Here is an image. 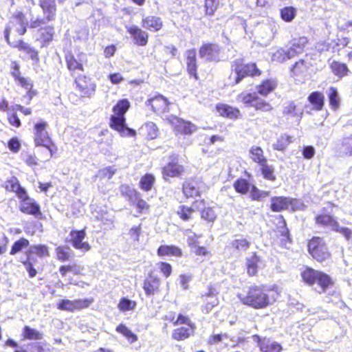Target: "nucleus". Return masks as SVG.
<instances>
[{"label":"nucleus","mask_w":352,"mask_h":352,"mask_svg":"<svg viewBox=\"0 0 352 352\" xmlns=\"http://www.w3.org/2000/svg\"><path fill=\"white\" fill-rule=\"evenodd\" d=\"M276 291V287H267L264 285H252L247 288L244 294H239L241 302L254 309H264L273 305L276 299L270 293Z\"/></svg>","instance_id":"nucleus-1"},{"label":"nucleus","mask_w":352,"mask_h":352,"mask_svg":"<svg viewBox=\"0 0 352 352\" xmlns=\"http://www.w3.org/2000/svg\"><path fill=\"white\" fill-rule=\"evenodd\" d=\"M300 276L302 281L308 286H313L317 283L320 288L319 293H324L334 285V281L329 274L309 266H305L302 268Z\"/></svg>","instance_id":"nucleus-2"},{"label":"nucleus","mask_w":352,"mask_h":352,"mask_svg":"<svg viewBox=\"0 0 352 352\" xmlns=\"http://www.w3.org/2000/svg\"><path fill=\"white\" fill-rule=\"evenodd\" d=\"M28 22L26 14L22 11L15 12L6 24L3 35L6 43L9 45L16 41L13 39L12 34L23 36L28 31Z\"/></svg>","instance_id":"nucleus-3"},{"label":"nucleus","mask_w":352,"mask_h":352,"mask_svg":"<svg viewBox=\"0 0 352 352\" xmlns=\"http://www.w3.org/2000/svg\"><path fill=\"white\" fill-rule=\"evenodd\" d=\"M307 250L311 258L315 261L322 263L332 257V254L325 239L320 236H313L307 240Z\"/></svg>","instance_id":"nucleus-4"},{"label":"nucleus","mask_w":352,"mask_h":352,"mask_svg":"<svg viewBox=\"0 0 352 352\" xmlns=\"http://www.w3.org/2000/svg\"><path fill=\"white\" fill-rule=\"evenodd\" d=\"M48 123L40 120L34 124V142L36 146H43L50 153V157L58 151L56 144L52 140L47 132Z\"/></svg>","instance_id":"nucleus-5"},{"label":"nucleus","mask_w":352,"mask_h":352,"mask_svg":"<svg viewBox=\"0 0 352 352\" xmlns=\"http://www.w3.org/2000/svg\"><path fill=\"white\" fill-rule=\"evenodd\" d=\"M232 71L236 74L234 84L239 83L246 77H255L261 75L262 72L254 62L245 63L243 59H236L232 64Z\"/></svg>","instance_id":"nucleus-6"},{"label":"nucleus","mask_w":352,"mask_h":352,"mask_svg":"<svg viewBox=\"0 0 352 352\" xmlns=\"http://www.w3.org/2000/svg\"><path fill=\"white\" fill-rule=\"evenodd\" d=\"M38 6L42 10L43 16L37 17L30 23L31 28H37L42 25L53 21L56 17V0H38Z\"/></svg>","instance_id":"nucleus-7"},{"label":"nucleus","mask_w":352,"mask_h":352,"mask_svg":"<svg viewBox=\"0 0 352 352\" xmlns=\"http://www.w3.org/2000/svg\"><path fill=\"white\" fill-rule=\"evenodd\" d=\"M168 122L170 124L176 136L186 137L191 135L197 130V126L190 121L175 116H171L168 118Z\"/></svg>","instance_id":"nucleus-8"},{"label":"nucleus","mask_w":352,"mask_h":352,"mask_svg":"<svg viewBox=\"0 0 352 352\" xmlns=\"http://www.w3.org/2000/svg\"><path fill=\"white\" fill-rule=\"evenodd\" d=\"M74 85L78 91L80 98H91L96 90V84L87 75L82 74L74 78Z\"/></svg>","instance_id":"nucleus-9"},{"label":"nucleus","mask_w":352,"mask_h":352,"mask_svg":"<svg viewBox=\"0 0 352 352\" xmlns=\"http://www.w3.org/2000/svg\"><path fill=\"white\" fill-rule=\"evenodd\" d=\"M19 199V211L27 215H32L36 217H41L42 212L40 204L33 198L30 197L27 190L22 194Z\"/></svg>","instance_id":"nucleus-10"},{"label":"nucleus","mask_w":352,"mask_h":352,"mask_svg":"<svg viewBox=\"0 0 352 352\" xmlns=\"http://www.w3.org/2000/svg\"><path fill=\"white\" fill-rule=\"evenodd\" d=\"M170 104V102L168 98L160 94H156L145 102V106L156 115H162L168 112Z\"/></svg>","instance_id":"nucleus-11"},{"label":"nucleus","mask_w":352,"mask_h":352,"mask_svg":"<svg viewBox=\"0 0 352 352\" xmlns=\"http://www.w3.org/2000/svg\"><path fill=\"white\" fill-rule=\"evenodd\" d=\"M109 127L117 131L121 137H135L136 131L127 126L125 116L111 115L109 118Z\"/></svg>","instance_id":"nucleus-12"},{"label":"nucleus","mask_w":352,"mask_h":352,"mask_svg":"<svg viewBox=\"0 0 352 352\" xmlns=\"http://www.w3.org/2000/svg\"><path fill=\"white\" fill-rule=\"evenodd\" d=\"M204 182L197 177L186 179L182 184V192L185 198L193 199L201 195Z\"/></svg>","instance_id":"nucleus-13"},{"label":"nucleus","mask_w":352,"mask_h":352,"mask_svg":"<svg viewBox=\"0 0 352 352\" xmlns=\"http://www.w3.org/2000/svg\"><path fill=\"white\" fill-rule=\"evenodd\" d=\"M69 236V242L74 249L82 252H89L91 249L89 242L85 241L87 236L86 228L81 230H72Z\"/></svg>","instance_id":"nucleus-14"},{"label":"nucleus","mask_w":352,"mask_h":352,"mask_svg":"<svg viewBox=\"0 0 352 352\" xmlns=\"http://www.w3.org/2000/svg\"><path fill=\"white\" fill-rule=\"evenodd\" d=\"M142 289L146 296H153L161 292L160 278L150 271L142 282Z\"/></svg>","instance_id":"nucleus-15"},{"label":"nucleus","mask_w":352,"mask_h":352,"mask_svg":"<svg viewBox=\"0 0 352 352\" xmlns=\"http://www.w3.org/2000/svg\"><path fill=\"white\" fill-rule=\"evenodd\" d=\"M298 201L296 198L285 196H274L270 199V210L274 212H280L289 208L294 209Z\"/></svg>","instance_id":"nucleus-16"},{"label":"nucleus","mask_w":352,"mask_h":352,"mask_svg":"<svg viewBox=\"0 0 352 352\" xmlns=\"http://www.w3.org/2000/svg\"><path fill=\"white\" fill-rule=\"evenodd\" d=\"M214 110L217 115L223 118L236 120L241 118L240 109L227 103H217L215 105Z\"/></svg>","instance_id":"nucleus-17"},{"label":"nucleus","mask_w":352,"mask_h":352,"mask_svg":"<svg viewBox=\"0 0 352 352\" xmlns=\"http://www.w3.org/2000/svg\"><path fill=\"white\" fill-rule=\"evenodd\" d=\"M278 226L276 227V238L279 241L280 245L285 247L287 244L292 243L289 230L287 226V222L284 217L279 214L275 217Z\"/></svg>","instance_id":"nucleus-18"},{"label":"nucleus","mask_w":352,"mask_h":352,"mask_svg":"<svg viewBox=\"0 0 352 352\" xmlns=\"http://www.w3.org/2000/svg\"><path fill=\"white\" fill-rule=\"evenodd\" d=\"M126 32L135 45L144 47L148 43V32L142 30L139 26L132 25L126 27Z\"/></svg>","instance_id":"nucleus-19"},{"label":"nucleus","mask_w":352,"mask_h":352,"mask_svg":"<svg viewBox=\"0 0 352 352\" xmlns=\"http://www.w3.org/2000/svg\"><path fill=\"white\" fill-rule=\"evenodd\" d=\"M64 58L66 67L72 77H74L76 72H83L85 67L82 60L75 56L72 51H67L65 53Z\"/></svg>","instance_id":"nucleus-20"},{"label":"nucleus","mask_w":352,"mask_h":352,"mask_svg":"<svg viewBox=\"0 0 352 352\" xmlns=\"http://www.w3.org/2000/svg\"><path fill=\"white\" fill-rule=\"evenodd\" d=\"M14 82L17 86L25 91L23 98L27 99L26 104H30L33 98L38 95V91L34 88V81L29 77L22 76Z\"/></svg>","instance_id":"nucleus-21"},{"label":"nucleus","mask_w":352,"mask_h":352,"mask_svg":"<svg viewBox=\"0 0 352 352\" xmlns=\"http://www.w3.org/2000/svg\"><path fill=\"white\" fill-rule=\"evenodd\" d=\"M185 171L183 165L177 162H169L162 168V175L164 180L170 178L181 177Z\"/></svg>","instance_id":"nucleus-22"},{"label":"nucleus","mask_w":352,"mask_h":352,"mask_svg":"<svg viewBox=\"0 0 352 352\" xmlns=\"http://www.w3.org/2000/svg\"><path fill=\"white\" fill-rule=\"evenodd\" d=\"M219 52L220 47L214 43H204L199 49L200 58H206L208 61L217 60Z\"/></svg>","instance_id":"nucleus-23"},{"label":"nucleus","mask_w":352,"mask_h":352,"mask_svg":"<svg viewBox=\"0 0 352 352\" xmlns=\"http://www.w3.org/2000/svg\"><path fill=\"white\" fill-rule=\"evenodd\" d=\"M205 199H197L193 202L192 205L194 207L181 205L179 206L176 213L181 220L183 221H188L193 219L194 214L196 211V209H198V206L199 205L205 206Z\"/></svg>","instance_id":"nucleus-24"},{"label":"nucleus","mask_w":352,"mask_h":352,"mask_svg":"<svg viewBox=\"0 0 352 352\" xmlns=\"http://www.w3.org/2000/svg\"><path fill=\"white\" fill-rule=\"evenodd\" d=\"M186 71L190 77L195 80H199L197 69V54L195 49L188 50L186 52Z\"/></svg>","instance_id":"nucleus-25"},{"label":"nucleus","mask_w":352,"mask_h":352,"mask_svg":"<svg viewBox=\"0 0 352 352\" xmlns=\"http://www.w3.org/2000/svg\"><path fill=\"white\" fill-rule=\"evenodd\" d=\"M141 25L147 31L157 32L163 28L164 22L162 18L158 16L148 15L142 17Z\"/></svg>","instance_id":"nucleus-26"},{"label":"nucleus","mask_w":352,"mask_h":352,"mask_svg":"<svg viewBox=\"0 0 352 352\" xmlns=\"http://www.w3.org/2000/svg\"><path fill=\"white\" fill-rule=\"evenodd\" d=\"M10 47L16 48L23 52L29 58L34 62L39 61L38 52L34 47L29 45L23 39H19L15 43L9 45Z\"/></svg>","instance_id":"nucleus-27"},{"label":"nucleus","mask_w":352,"mask_h":352,"mask_svg":"<svg viewBox=\"0 0 352 352\" xmlns=\"http://www.w3.org/2000/svg\"><path fill=\"white\" fill-rule=\"evenodd\" d=\"M322 213L317 214L314 217L315 223L320 227H330L333 230L334 228L338 226V221L333 215L326 213L327 208H322Z\"/></svg>","instance_id":"nucleus-28"},{"label":"nucleus","mask_w":352,"mask_h":352,"mask_svg":"<svg viewBox=\"0 0 352 352\" xmlns=\"http://www.w3.org/2000/svg\"><path fill=\"white\" fill-rule=\"evenodd\" d=\"M54 35V26L53 25H47L45 27H41L38 30V36L36 40L40 42L41 47H45L53 41Z\"/></svg>","instance_id":"nucleus-29"},{"label":"nucleus","mask_w":352,"mask_h":352,"mask_svg":"<svg viewBox=\"0 0 352 352\" xmlns=\"http://www.w3.org/2000/svg\"><path fill=\"white\" fill-rule=\"evenodd\" d=\"M165 319L173 326L184 324L186 327H190L191 329H195V324L191 321L189 316L182 314H179L176 317L175 313L170 311L166 316Z\"/></svg>","instance_id":"nucleus-30"},{"label":"nucleus","mask_w":352,"mask_h":352,"mask_svg":"<svg viewBox=\"0 0 352 352\" xmlns=\"http://www.w3.org/2000/svg\"><path fill=\"white\" fill-rule=\"evenodd\" d=\"M3 187L7 192H14L17 198L26 191V190L21 186L19 180L15 176L7 179L3 184Z\"/></svg>","instance_id":"nucleus-31"},{"label":"nucleus","mask_w":352,"mask_h":352,"mask_svg":"<svg viewBox=\"0 0 352 352\" xmlns=\"http://www.w3.org/2000/svg\"><path fill=\"white\" fill-rule=\"evenodd\" d=\"M157 254L159 257L174 256L180 258L183 253L180 248L175 245H161L157 250Z\"/></svg>","instance_id":"nucleus-32"},{"label":"nucleus","mask_w":352,"mask_h":352,"mask_svg":"<svg viewBox=\"0 0 352 352\" xmlns=\"http://www.w3.org/2000/svg\"><path fill=\"white\" fill-rule=\"evenodd\" d=\"M261 261V257L255 252L246 258L245 266L248 276H255L257 275Z\"/></svg>","instance_id":"nucleus-33"},{"label":"nucleus","mask_w":352,"mask_h":352,"mask_svg":"<svg viewBox=\"0 0 352 352\" xmlns=\"http://www.w3.org/2000/svg\"><path fill=\"white\" fill-rule=\"evenodd\" d=\"M307 43L308 39L304 36L294 40L291 47L286 51V56L290 58L302 53Z\"/></svg>","instance_id":"nucleus-34"},{"label":"nucleus","mask_w":352,"mask_h":352,"mask_svg":"<svg viewBox=\"0 0 352 352\" xmlns=\"http://www.w3.org/2000/svg\"><path fill=\"white\" fill-rule=\"evenodd\" d=\"M258 346L261 352H281L283 347L276 342H272L269 338H258Z\"/></svg>","instance_id":"nucleus-35"},{"label":"nucleus","mask_w":352,"mask_h":352,"mask_svg":"<svg viewBox=\"0 0 352 352\" xmlns=\"http://www.w3.org/2000/svg\"><path fill=\"white\" fill-rule=\"evenodd\" d=\"M307 100L311 104L314 111H320L324 107V96L320 91H316L310 93L307 97Z\"/></svg>","instance_id":"nucleus-36"},{"label":"nucleus","mask_w":352,"mask_h":352,"mask_svg":"<svg viewBox=\"0 0 352 352\" xmlns=\"http://www.w3.org/2000/svg\"><path fill=\"white\" fill-rule=\"evenodd\" d=\"M140 133L145 140H152L159 136L160 132L155 123L147 122L140 128Z\"/></svg>","instance_id":"nucleus-37"},{"label":"nucleus","mask_w":352,"mask_h":352,"mask_svg":"<svg viewBox=\"0 0 352 352\" xmlns=\"http://www.w3.org/2000/svg\"><path fill=\"white\" fill-rule=\"evenodd\" d=\"M83 268L76 263H69L60 265L58 272L62 278H65L69 274L74 276H82Z\"/></svg>","instance_id":"nucleus-38"},{"label":"nucleus","mask_w":352,"mask_h":352,"mask_svg":"<svg viewBox=\"0 0 352 352\" xmlns=\"http://www.w3.org/2000/svg\"><path fill=\"white\" fill-rule=\"evenodd\" d=\"M276 82L274 80L268 78L265 79L258 84L256 89L257 93L262 96H267L272 93L276 87Z\"/></svg>","instance_id":"nucleus-39"},{"label":"nucleus","mask_w":352,"mask_h":352,"mask_svg":"<svg viewBox=\"0 0 352 352\" xmlns=\"http://www.w3.org/2000/svg\"><path fill=\"white\" fill-rule=\"evenodd\" d=\"M195 329H191L190 327H179L173 329L171 337L174 340L183 341L190 337L193 334Z\"/></svg>","instance_id":"nucleus-40"},{"label":"nucleus","mask_w":352,"mask_h":352,"mask_svg":"<svg viewBox=\"0 0 352 352\" xmlns=\"http://www.w3.org/2000/svg\"><path fill=\"white\" fill-rule=\"evenodd\" d=\"M249 157L254 163L260 165L267 160L264 151L261 146H252L249 150Z\"/></svg>","instance_id":"nucleus-41"},{"label":"nucleus","mask_w":352,"mask_h":352,"mask_svg":"<svg viewBox=\"0 0 352 352\" xmlns=\"http://www.w3.org/2000/svg\"><path fill=\"white\" fill-rule=\"evenodd\" d=\"M260 166V172L263 179L274 182L276 180L274 167L267 163L266 160L264 163L258 165Z\"/></svg>","instance_id":"nucleus-42"},{"label":"nucleus","mask_w":352,"mask_h":352,"mask_svg":"<svg viewBox=\"0 0 352 352\" xmlns=\"http://www.w3.org/2000/svg\"><path fill=\"white\" fill-rule=\"evenodd\" d=\"M329 67L333 74L339 78L347 76L349 72V69L345 63L338 60H333Z\"/></svg>","instance_id":"nucleus-43"},{"label":"nucleus","mask_w":352,"mask_h":352,"mask_svg":"<svg viewBox=\"0 0 352 352\" xmlns=\"http://www.w3.org/2000/svg\"><path fill=\"white\" fill-rule=\"evenodd\" d=\"M130 107V102L127 98L120 99L112 108L113 115L125 116Z\"/></svg>","instance_id":"nucleus-44"},{"label":"nucleus","mask_w":352,"mask_h":352,"mask_svg":"<svg viewBox=\"0 0 352 352\" xmlns=\"http://www.w3.org/2000/svg\"><path fill=\"white\" fill-rule=\"evenodd\" d=\"M155 182V178L151 173H146L142 175L139 182V187L144 192L150 191Z\"/></svg>","instance_id":"nucleus-45"},{"label":"nucleus","mask_w":352,"mask_h":352,"mask_svg":"<svg viewBox=\"0 0 352 352\" xmlns=\"http://www.w3.org/2000/svg\"><path fill=\"white\" fill-rule=\"evenodd\" d=\"M119 189L121 195L126 198L130 203L133 201L135 198L138 197V195L140 194L138 191L132 188L127 184H121Z\"/></svg>","instance_id":"nucleus-46"},{"label":"nucleus","mask_w":352,"mask_h":352,"mask_svg":"<svg viewBox=\"0 0 352 352\" xmlns=\"http://www.w3.org/2000/svg\"><path fill=\"white\" fill-rule=\"evenodd\" d=\"M30 246V241L28 239L21 237L15 241L10 250V254L12 256L16 255L21 252L24 249Z\"/></svg>","instance_id":"nucleus-47"},{"label":"nucleus","mask_w":352,"mask_h":352,"mask_svg":"<svg viewBox=\"0 0 352 352\" xmlns=\"http://www.w3.org/2000/svg\"><path fill=\"white\" fill-rule=\"evenodd\" d=\"M250 245V242L245 238L235 239L230 243V248L234 252L246 251Z\"/></svg>","instance_id":"nucleus-48"},{"label":"nucleus","mask_w":352,"mask_h":352,"mask_svg":"<svg viewBox=\"0 0 352 352\" xmlns=\"http://www.w3.org/2000/svg\"><path fill=\"white\" fill-rule=\"evenodd\" d=\"M200 298L202 302V305L201 306V310L202 313L204 314H208L213 309V308H214L219 304V298Z\"/></svg>","instance_id":"nucleus-49"},{"label":"nucleus","mask_w":352,"mask_h":352,"mask_svg":"<svg viewBox=\"0 0 352 352\" xmlns=\"http://www.w3.org/2000/svg\"><path fill=\"white\" fill-rule=\"evenodd\" d=\"M328 99L330 108L333 111H337L340 107V99L336 87H329Z\"/></svg>","instance_id":"nucleus-50"},{"label":"nucleus","mask_w":352,"mask_h":352,"mask_svg":"<svg viewBox=\"0 0 352 352\" xmlns=\"http://www.w3.org/2000/svg\"><path fill=\"white\" fill-rule=\"evenodd\" d=\"M116 331L122 334L125 338L131 343H134L138 340V337L136 334L133 333L124 324H118Z\"/></svg>","instance_id":"nucleus-51"},{"label":"nucleus","mask_w":352,"mask_h":352,"mask_svg":"<svg viewBox=\"0 0 352 352\" xmlns=\"http://www.w3.org/2000/svg\"><path fill=\"white\" fill-rule=\"evenodd\" d=\"M41 338L42 334L37 330L32 329L28 325L23 327L21 334L22 340H36L41 339Z\"/></svg>","instance_id":"nucleus-52"},{"label":"nucleus","mask_w":352,"mask_h":352,"mask_svg":"<svg viewBox=\"0 0 352 352\" xmlns=\"http://www.w3.org/2000/svg\"><path fill=\"white\" fill-rule=\"evenodd\" d=\"M283 114L287 118H301L302 112L298 113V105L294 101H290L283 107Z\"/></svg>","instance_id":"nucleus-53"},{"label":"nucleus","mask_w":352,"mask_h":352,"mask_svg":"<svg viewBox=\"0 0 352 352\" xmlns=\"http://www.w3.org/2000/svg\"><path fill=\"white\" fill-rule=\"evenodd\" d=\"M34 254L39 258L48 257L50 255V248L47 245L43 244L34 245L28 254Z\"/></svg>","instance_id":"nucleus-54"},{"label":"nucleus","mask_w":352,"mask_h":352,"mask_svg":"<svg viewBox=\"0 0 352 352\" xmlns=\"http://www.w3.org/2000/svg\"><path fill=\"white\" fill-rule=\"evenodd\" d=\"M297 13L296 9L293 6H285L280 10V16L283 21L289 23L294 20Z\"/></svg>","instance_id":"nucleus-55"},{"label":"nucleus","mask_w":352,"mask_h":352,"mask_svg":"<svg viewBox=\"0 0 352 352\" xmlns=\"http://www.w3.org/2000/svg\"><path fill=\"white\" fill-rule=\"evenodd\" d=\"M252 107L255 111L261 112H270L274 109L273 106L269 102L261 99L258 96H257V100L254 101Z\"/></svg>","instance_id":"nucleus-56"},{"label":"nucleus","mask_w":352,"mask_h":352,"mask_svg":"<svg viewBox=\"0 0 352 352\" xmlns=\"http://www.w3.org/2000/svg\"><path fill=\"white\" fill-rule=\"evenodd\" d=\"M56 258L61 263L68 261L71 258L69 248L65 245H59L55 249Z\"/></svg>","instance_id":"nucleus-57"},{"label":"nucleus","mask_w":352,"mask_h":352,"mask_svg":"<svg viewBox=\"0 0 352 352\" xmlns=\"http://www.w3.org/2000/svg\"><path fill=\"white\" fill-rule=\"evenodd\" d=\"M14 352H47L43 344L39 342H31L24 347H20Z\"/></svg>","instance_id":"nucleus-58"},{"label":"nucleus","mask_w":352,"mask_h":352,"mask_svg":"<svg viewBox=\"0 0 352 352\" xmlns=\"http://www.w3.org/2000/svg\"><path fill=\"white\" fill-rule=\"evenodd\" d=\"M270 194L269 191L261 190L255 185H252L250 187V197L252 201H261L264 198L269 197Z\"/></svg>","instance_id":"nucleus-59"},{"label":"nucleus","mask_w":352,"mask_h":352,"mask_svg":"<svg viewBox=\"0 0 352 352\" xmlns=\"http://www.w3.org/2000/svg\"><path fill=\"white\" fill-rule=\"evenodd\" d=\"M292 142V137L287 134L281 135L273 144V148L276 151H284Z\"/></svg>","instance_id":"nucleus-60"},{"label":"nucleus","mask_w":352,"mask_h":352,"mask_svg":"<svg viewBox=\"0 0 352 352\" xmlns=\"http://www.w3.org/2000/svg\"><path fill=\"white\" fill-rule=\"evenodd\" d=\"M131 204L135 206L137 208V212L139 214L142 213L148 212L150 210V205L142 198L141 195H138V197L135 198Z\"/></svg>","instance_id":"nucleus-61"},{"label":"nucleus","mask_w":352,"mask_h":352,"mask_svg":"<svg viewBox=\"0 0 352 352\" xmlns=\"http://www.w3.org/2000/svg\"><path fill=\"white\" fill-rule=\"evenodd\" d=\"M137 306V302L135 300H129L125 297L120 299L118 304V309L122 312L133 310Z\"/></svg>","instance_id":"nucleus-62"},{"label":"nucleus","mask_w":352,"mask_h":352,"mask_svg":"<svg viewBox=\"0 0 352 352\" xmlns=\"http://www.w3.org/2000/svg\"><path fill=\"white\" fill-rule=\"evenodd\" d=\"M235 191L241 195H245L250 188L249 182L244 178L237 179L233 184Z\"/></svg>","instance_id":"nucleus-63"},{"label":"nucleus","mask_w":352,"mask_h":352,"mask_svg":"<svg viewBox=\"0 0 352 352\" xmlns=\"http://www.w3.org/2000/svg\"><path fill=\"white\" fill-rule=\"evenodd\" d=\"M200 216L208 223H213L217 219V214L212 207H204L200 210Z\"/></svg>","instance_id":"nucleus-64"}]
</instances>
